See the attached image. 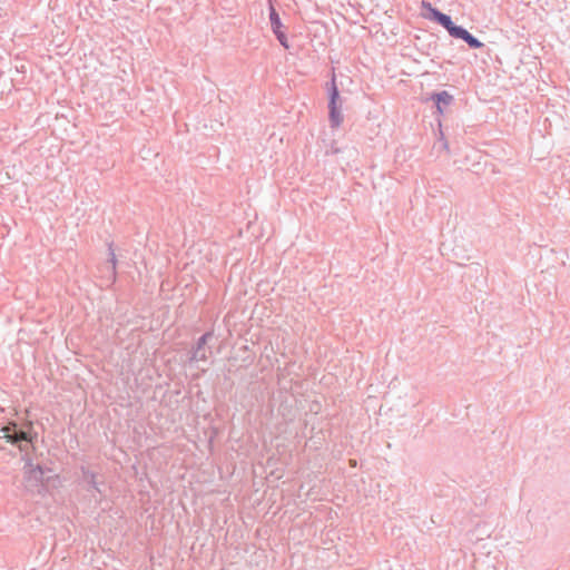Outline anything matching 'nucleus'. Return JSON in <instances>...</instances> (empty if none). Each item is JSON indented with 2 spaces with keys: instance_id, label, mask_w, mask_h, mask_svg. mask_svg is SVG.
I'll return each instance as SVG.
<instances>
[{
  "instance_id": "f257e3e1",
  "label": "nucleus",
  "mask_w": 570,
  "mask_h": 570,
  "mask_svg": "<svg viewBox=\"0 0 570 570\" xmlns=\"http://www.w3.org/2000/svg\"><path fill=\"white\" fill-rule=\"evenodd\" d=\"M27 428L28 430L21 429L17 422L11 421L0 430V438L24 451L37 439V433H31V422L27 423Z\"/></svg>"
},
{
  "instance_id": "f03ea898",
  "label": "nucleus",
  "mask_w": 570,
  "mask_h": 570,
  "mask_svg": "<svg viewBox=\"0 0 570 570\" xmlns=\"http://www.w3.org/2000/svg\"><path fill=\"white\" fill-rule=\"evenodd\" d=\"M78 485L90 493V498L95 502H100L106 495L105 482L98 479V473L90 470L87 465L80 466V475L77 479Z\"/></svg>"
},
{
  "instance_id": "7ed1b4c3",
  "label": "nucleus",
  "mask_w": 570,
  "mask_h": 570,
  "mask_svg": "<svg viewBox=\"0 0 570 570\" xmlns=\"http://www.w3.org/2000/svg\"><path fill=\"white\" fill-rule=\"evenodd\" d=\"M51 469L41 465H33L29 459L24 464V487L28 491L41 493L45 490V482L51 478Z\"/></svg>"
},
{
  "instance_id": "20e7f679",
  "label": "nucleus",
  "mask_w": 570,
  "mask_h": 570,
  "mask_svg": "<svg viewBox=\"0 0 570 570\" xmlns=\"http://www.w3.org/2000/svg\"><path fill=\"white\" fill-rule=\"evenodd\" d=\"M340 91L335 82V77L332 78L331 87L328 89V118L332 127H338L342 124L343 117L341 114V106L338 105Z\"/></svg>"
},
{
  "instance_id": "39448f33",
  "label": "nucleus",
  "mask_w": 570,
  "mask_h": 570,
  "mask_svg": "<svg viewBox=\"0 0 570 570\" xmlns=\"http://www.w3.org/2000/svg\"><path fill=\"white\" fill-rule=\"evenodd\" d=\"M421 7L424 11L423 17L425 19L439 23L446 31L454 23L449 14L441 12L438 8L433 7L429 1L423 0Z\"/></svg>"
},
{
  "instance_id": "423d86ee",
  "label": "nucleus",
  "mask_w": 570,
  "mask_h": 570,
  "mask_svg": "<svg viewBox=\"0 0 570 570\" xmlns=\"http://www.w3.org/2000/svg\"><path fill=\"white\" fill-rule=\"evenodd\" d=\"M448 32L452 38L463 40L472 49H480L484 47L483 42L462 26L453 23L451 28H449Z\"/></svg>"
},
{
  "instance_id": "0eeeda50",
  "label": "nucleus",
  "mask_w": 570,
  "mask_h": 570,
  "mask_svg": "<svg viewBox=\"0 0 570 570\" xmlns=\"http://www.w3.org/2000/svg\"><path fill=\"white\" fill-rule=\"evenodd\" d=\"M269 22H271L272 31L275 35L278 42L281 43V46L284 47L285 49H288L289 43H288L287 36L283 30V23H282L281 17L273 6H271V8H269Z\"/></svg>"
},
{
  "instance_id": "6e6552de",
  "label": "nucleus",
  "mask_w": 570,
  "mask_h": 570,
  "mask_svg": "<svg viewBox=\"0 0 570 570\" xmlns=\"http://www.w3.org/2000/svg\"><path fill=\"white\" fill-rule=\"evenodd\" d=\"M214 336L213 331H208L204 333L196 342V344L193 346L189 355V363L193 364L195 362L199 361H206V344L208 341Z\"/></svg>"
},
{
  "instance_id": "1a4fd4ad",
  "label": "nucleus",
  "mask_w": 570,
  "mask_h": 570,
  "mask_svg": "<svg viewBox=\"0 0 570 570\" xmlns=\"http://www.w3.org/2000/svg\"><path fill=\"white\" fill-rule=\"evenodd\" d=\"M431 100L435 104L436 110L439 114H443V107H446L452 104L453 96L445 90L433 92L431 95Z\"/></svg>"
},
{
  "instance_id": "9d476101",
  "label": "nucleus",
  "mask_w": 570,
  "mask_h": 570,
  "mask_svg": "<svg viewBox=\"0 0 570 570\" xmlns=\"http://www.w3.org/2000/svg\"><path fill=\"white\" fill-rule=\"evenodd\" d=\"M109 262L111 263L112 268H115L117 259L111 246L109 247Z\"/></svg>"
}]
</instances>
